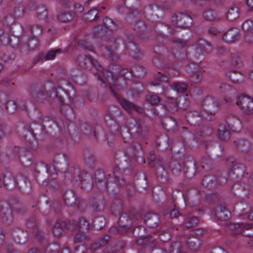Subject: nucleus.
Listing matches in <instances>:
<instances>
[{
    "label": "nucleus",
    "instance_id": "nucleus-1",
    "mask_svg": "<svg viewBox=\"0 0 253 253\" xmlns=\"http://www.w3.org/2000/svg\"><path fill=\"white\" fill-rule=\"evenodd\" d=\"M229 104L236 103L244 114L252 115L253 114V99L251 97L242 94L236 98V100L230 98L225 99Z\"/></svg>",
    "mask_w": 253,
    "mask_h": 253
},
{
    "label": "nucleus",
    "instance_id": "nucleus-2",
    "mask_svg": "<svg viewBox=\"0 0 253 253\" xmlns=\"http://www.w3.org/2000/svg\"><path fill=\"white\" fill-rule=\"evenodd\" d=\"M226 228L230 230L233 231L234 234L242 233L247 236L253 237V225L252 224L229 222L226 223Z\"/></svg>",
    "mask_w": 253,
    "mask_h": 253
},
{
    "label": "nucleus",
    "instance_id": "nucleus-3",
    "mask_svg": "<svg viewBox=\"0 0 253 253\" xmlns=\"http://www.w3.org/2000/svg\"><path fill=\"white\" fill-rule=\"evenodd\" d=\"M146 229L144 226H137L135 227L132 232L133 236L138 239L136 242L140 244H147L152 246H155L157 241L151 236L145 235Z\"/></svg>",
    "mask_w": 253,
    "mask_h": 253
},
{
    "label": "nucleus",
    "instance_id": "nucleus-4",
    "mask_svg": "<svg viewBox=\"0 0 253 253\" xmlns=\"http://www.w3.org/2000/svg\"><path fill=\"white\" fill-rule=\"evenodd\" d=\"M45 128V125H43L42 126L37 124L25 126L24 129L27 131V133L25 134V139H26L28 136H31L35 140H42L45 135L44 132Z\"/></svg>",
    "mask_w": 253,
    "mask_h": 253
},
{
    "label": "nucleus",
    "instance_id": "nucleus-5",
    "mask_svg": "<svg viewBox=\"0 0 253 253\" xmlns=\"http://www.w3.org/2000/svg\"><path fill=\"white\" fill-rule=\"evenodd\" d=\"M76 62L79 66L85 69L90 70L92 67L96 70H100L101 68L98 61L90 56L79 55L77 57Z\"/></svg>",
    "mask_w": 253,
    "mask_h": 253
},
{
    "label": "nucleus",
    "instance_id": "nucleus-6",
    "mask_svg": "<svg viewBox=\"0 0 253 253\" xmlns=\"http://www.w3.org/2000/svg\"><path fill=\"white\" fill-rule=\"evenodd\" d=\"M126 48L129 55L135 59H139L143 55L141 50L134 41V37L126 35L125 40Z\"/></svg>",
    "mask_w": 253,
    "mask_h": 253
},
{
    "label": "nucleus",
    "instance_id": "nucleus-7",
    "mask_svg": "<svg viewBox=\"0 0 253 253\" xmlns=\"http://www.w3.org/2000/svg\"><path fill=\"white\" fill-rule=\"evenodd\" d=\"M133 30L136 32V34L138 37L143 40H148L150 37V33L152 32V30L149 28L146 24L143 21H136L133 26Z\"/></svg>",
    "mask_w": 253,
    "mask_h": 253
},
{
    "label": "nucleus",
    "instance_id": "nucleus-8",
    "mask_svg": "<svg viewBox=\"0 0 253 253\" xmlns=\"http://www.w3.org/2000/svg\"><path fill=\"white\" fill-rule=\"evenodd\" d=\"M172 18V21L181 28H188L193 23V19L191 16L184 12H177L173 15Z\"/></svg>",
    "mask_w": 253,
    "mask_h": 253
},
{
    "label": "nucleus",
    "instance_id": "nucleus-9",
    "mask_svg": "<svg viewBox=\"0 0 253 253\" xmlns=\"http://www.w3.org/2000/svg\"><path fill=\"white\" fill-rule=\"evenodd\" d=\"M202 105L205 111L211 115H214L219 108L218 100L210 96H207L204 99Z\"/></svg>",
    "mask_w": 253,
    "mask_h": 253
},
{
    "label": "nucleus",
    "instance_id": "nucleus-10",
    "mask_svg": "<svg viewBox=\"0 0 253 253\" xmlns=\"http://www.w3.org/2000/svg\"><path fill=\"white\" fill-rule=\"evenodd\" d=\"M149 164L154 168L158 180L161 183L167 182V173L162 161L159 159H155L151 160Z\"/></svg>",
    "mask_w": 253,
    "mask_h": 253
},
{
    "label": "nucleus",
    "instance_id": "nucleus-11",
    "mask_svg": "<svg viewBox=\"0 0 253 253\" xmlns=\"http://www.w3.org/2000/svg\"><path fill=\"white\" fill-rule=\"evenodd\" d=\"M0 219L6 225L11 224L13 220L11 207L5 202H0Z\"/></svg>",
    "mask_w": 253,
    "mask_h": 253
},
{
    "label": "nucleus",
    "instance_id": "nucleus-12",
    "mask_svg": "<svg viewBox=\"0 0 253 253\" xmlns=\"http://www.w3.org/2000/svg\"><path fill=\"white\" fill-rule=\"evenodd\" d=\"M30 92L34 99L38 102L42 103L46 99L47 97V92L42 85H32Z\"/></svg>",
    "mask_w": 253,
    "mask_h": 253
},
{
    "label": "nucleus",
    "instance_id": "nucleus-13",
    "mask_svg": "<svg viewBox=\"0 0 253 253\" xmlns=\"http://www.w3.org/2000/svg\"><path fill=\"white\" fill-rule=\"evenodd\" d=\"M106 202L104 196L100 194H96L91 198L89 206L94 212L103 211L105 207Z\"/></svg>",
    "mask_w": 253,
    "mask_h": 253
},
{
    "label": "nucleus",
    "instance_id": "nucleus-14",
    "mask_svg": "<svg viewBox=\"0 0 253 253\" xmlns=\"http://www.w3.org/2000/svg\"><path fill=\"white\" fill-rule=\"evenodd\" d=\"M178 103L173 97L168 96L165 104L161 105V109L163 111L160 115H165L168 112L174 113L178 110Z\"/></svg>",
    "mask_w": 253,
    "mask_h": 253
},
{
    "label": "nucleus",
    "instance_id": "nucleus-15",
    "mask_svg": "<svg viewBox=\"0 0 253 253\" xmlns=\"http://www.w3.org/2000/svg\"><path fill=\"white\" fill-rule=\"evenodd\" d=\"M73 226V224L71 221H60L57 222L52 228V233L53 235L57 238L61 236L63 232H67L70 230Z\"/></svg>",
    "mask_w": 253,
    "mask_h": 253
},
{
    "label": "nucleus",
    "instance_id": "nucleus-16",
    "mask_svg": "<svg viewBox=\"0 0 253 253\" xmlns=\"http://www.w3.org/2000/svg\"><path fill=\"white\" fill-rule=\"evenodd\" d=\"M118 101L120 103L123 108L128 113L130 114L136 112L141 114L144 112V109L142 108L125 98H122L119 99Z\"/></svg>",
    "mask_w": 253,
    "mask_h": 253
},
{
    "label": "nucleus",
    "instance_id": "nucleus-17",
    "mask_svg": "<svg viewBox=\"0 0 253 253\" xmlns=\"http://www.w3.org/2000/svg\"><path fill=\"white\" fill-rule=\"evenodd\" d=\"M183 169L186 176L189 177L193 176L196 173V163L192 157L186 156L183 162Z\"/></svg>",
    "mask_w": 253,
    "mask_h": 253
},
{
    "label": "nucleus",
    "instance_id": "nucleus-18",
    "mask_svg": "<svg viewBox=\"0 0 253 253\" xmlns=\"http://www.w3.org/2000/svg\"><path fill=\"white\" fill-rule=\"evenodd\" d=\"M160 8L158 5L150 4L144 9V15L148 20H154L161 15Z\"/></svg>",
    "mask_w": 253,
    "mask_h": 253
},
{
    "label": "nucleus",
    "instance_id": "nucleus-19",
    "mask_svg": "<svg viewBox=\"0 0 253 253\" xmlns=\"http://www.w3.org/2000/svg\"><path fill=\"white\" fill-rule=\"evenodd\" d=\"M24 193L29 194L32 189L31 183L26 176L20 174L17 176V184Z\"/></svg>",
    "mask_w": 253,
    "mask_h": 253
},
{
    "label": "nucleus",
    "instance_id": "nucleus-20",
    "mask_svg": "<svg viewBox=\"0 0 253 253\" xmlns=\"http://www.w3.org/2000/svg\"><path fill=\"white\" fill-rule=\"evenodd\" d=\"M2 176L3 184L7 190H11L16 187L17 179H15L8 169H5L3 171Z\"/></svg>",
    "mask_w": 253,
    "mask_h": 253
},
{
    "label": "nucleus",
    "instance_id": "nucleus-21",
    "mask_svg": "<svg viewBox=\"0 0 253 253\" xmlns=\"http://www.w3.org/2000/svg\"><path fill=\"white\" fill-rule=\"evenodd\" d=\"M13 239L18 244H25L27 241V231L18 226L14 227L12 231Z\"/></svg>",
    "mask_w": 253,
    "mask_h": 253
},
{
    "label": "nucleus",
    "instance_id": "nucleus-22",
    "mask_svg": "<svg viewBox=\"0 0 253 253\" xmlns=\"http://www.w3.org/2000/svg\"><path fill=\"white\" fill-rule=\"evenodd\" d=\"M246 171V167L240 163L235 162L229 173V175L232 178H239L243 176Z\"/></svg>",
    "mask_w": 253,
    "mask_h": 253
},
{
    "label": "nucleus",
    "instance_id": "nucleus-23",
    "mask_svg": "<svg viewBox=\"0 0 253 253\" xmlns=\"http://www.w3.org/2000/svg\"><path fill=\"white\" fill-rule=\"evenodd\" d=\"M98 72L95 74V76L98 79L103 83H105V81L108 82L110 84L117 77V75L113 74L112 72L106 70H104L101 66L100 70H97Z\"/></svg>",
    "mask_w": 253,
    "mask_h": 253
},
{
    "label": "nucleus",
    "instance_id": "nucleus-24",
    "mask_svg": "<svg viewBox=\"0 0 253 253\" xmlns=\"http://www.w3.org/2000/svg\"><path fill=\"white\" fill-rule=\"evenodd\" d=\"M197 51L196 52L199 54V57H196L193 60V62L200 63L203 59V55L201 54V52L207 50H211V47L210 44L204 40H200L197 42Z\"/></svg>",
    "mask_w": 253,
    "mask_h": 253
},
{
    "label": "nucleus",
    "instance_id": "nucleus-25",
    "mask_svg": "<svg viewBox=\"0 0 253 253\" xmlns=\"http://www.w3.org/2000/svg\"><path fill=\"white\" fill-rule=\"evenodd\" d=\"M144 221L150 228H155L160 224V219L158 214L150 212L145 214Z\"/></svg>",
    "mask_w": 253,
    "mask_h": 253
},
{
    "label": "nucleus",
    "instance_id": "nucleus-26",
    "mask_svg": "<svg viewBox=\"0 0 253 253\" xmlns=\"http://www.w3.org/2000/svg\"><path fill=\"white\" fill-rule=\"evenodd\" d=\"M110 84L109 89L112 95L117 100L121 99L122 98L119 94V92L124 89V85L120 82V81L117 77Z\"/></svg>",
    "mask_w": 253,
    "mask_h": 253
},
{
    "label": "nucleus",
    "instance_id": "nucleus-27",
    "mask_svg": "<svg viewBox=\"0 0 253 253\" xmlns=\"http://www.w3.org/2000/svg\"><path fill=\"white\" fill-rule=\"evenodd\" d=\"M119 216L120 217L118 220V223L120 228L122 229L123 230L121 231V229H119L118 232L122 233L129 229L131 224V220L129 216L125 213H123Z\"/></svg>",
    "mask_w": 253,
    "mask_h": 253
},
{
    "label": "nucleus",
    "instance_id": "nucleus-28",
    "mask_svg": "<svg viewBox=\"0 0 253 253\" xmlns=\"http://www.w3.org/2000/svg\"><path fill=\"white\" fill-rule=\"evenodd\" d=\"M239 37V32L235 28H232L224 33L222 39L227 43H232L237 40Z\"/></svg>",
    "mask_w": 253,
    "mask_h": 253
},
{
    "label": "nucleus",
    "instance_id": "nucleus-29",
    "mask_svg": "<svg viewBox=\"0 0 253 253\" xmlns=\"http://www.w3.org/2000/svg\"><path fill=\"white\" fill-rule=\"evenodd\" d=\"M40 167H42L43 172L45 171L47 172V169L43 164H37L35 168V176L36 180L40 184L44 185L47 183L46 181L47 179V176L46 173L45 172H43V173H41L40 171L38 170V168Z\"/></svg>",
    "mask_w": 253,
    "mask_h": 253
},
{
    "label": "nucleus",
    "instance_id": "nucleus-30",
    "mask_svg": "<svg viewBox=\"0 0 253 253\" xmlns=\"http://www.w3.org/2000/svg\"><path fill=\"white\" fill-rule=\"evenodd\" d=\"M12 212L13 211L16 215L22 216L28 211L25 205L20 203L16 198L14 199V203L12 204V208L11 207Z\"/></svg>",
    "mask_w": 253,
    "mask_h": 253
},
{
    "label": "nucleus",
    "instance_id": "nucleus-31",
    "mask_svg": "<svg viewBox=\"0 0 253 253\" xmlns=\"http://www.w3.org/2000/svg\"><path fill=\"white\" fill-rule=\"evenodd\" d=\"M26 225L28 228L32 229L34 233H36L35 236L37 238L40 240L43 239L41 233L38 229V222L35 216H32L29 217L26 221Z\"/></svg>",
    "mask_w": 253,
    "mask_h": 253
},
{
    "label": "nucleus",
    "instance_id": "nucleus-32",
    "mask_svg": "<svg viewBox=\"0 0 253 253\" xmlns=\"http://www.w3.org/2000/svg\"><path fill=\"white\" fill-rule=\"evenodd\" d=\"M126 132L136 135L138 137H143L145 134L143 130L142 125L140 121L136 122V125L130 128H125Z\"/></svg>",
    "mask_w": 253,
    "mask_h": 253
},
{
    "label": "nucleus",
    "instance_id": "nucleus-33",
    "mask_svg": "<svg viewBox=\"0 0 253 253\" xmlns=\"http://www.w3.org/2000/svg\"><path fill=\"white\" fill-rule=\"evenodd\" d=\"M215 214L216 217L221 220H227L231 217V213L222 206H218L215 209Z\"/></svg>",
    "mask_w": 253,
    "mask_h": 253
},
{
    "label": "nucleus",
    "instance_id": "nucleus-34",
    "mask_svg": "<svg viewBox=\"0 0 253 253\" xmlns=\"http://www.w3.org/2000/svg\"><path fill=\"white\" fill-rule=\"evenodd\" d=\"M185 117L187 122L194 126H198L202 121L200 115L195 111L187 113Z\"/></svg>",
    "mask_w": 253,
    "mask_h": 253
},
{
    "label": "nucleus",
    "instance_id": "nucleus-35",
    "mask_svg": "<svg viewBox=\"0 0 253 253\" xmlns=\"http://www.w3.org/2000/svg\"><path fill=\"white\" fill-rule=\"evenodd\" d=\"M63 198L65 204L68 207L75 205L76 202V196L75 192L72 190L65 191L63 194Z\"/></svg>",
    "mask_w": 253,
    "mask_h": 253
},
{
    "label": "nucleus",
    "instance_id": "nucleus-36",
    "mask_svg": "<svg viewBox=\"0 0 253 253\" xmlns=\"http://www.w3.org/2000/svg\"><path fill=\"white\" fill-rule=\"evenodd\" d=\"M218 136L220 140L223 141H226L230 139L231 132L225 125L220 124L218 128Z\"/></svg>",
    "mask_w": 253,
    "mask_h": 253
},
{
    "label": "nucleus",
    "instance_id": "nucleus-37",
    "mask_svg": "<svg viewBox=\"0 0 253 253\" xmlns=\"http://www.w3.org/2000/svg\"><path fill=\"white\" fill-rule=\"evenodd\" d=\"M154 31L160 35L164 34V33L168 31L169 33L173 34L175 31L172 29L169 25L163 23H157L153 26Z\"/></svg>",
    "mask_w": 253,
    "mask_h": 253
},
{
    "label": "nucleus",
    "instance_id": "nucleus-38",
    "mask_svg": "<svg viewBox=\"0 0 253 253\" xmlns=\"http://www.w3.org/2000/svg\"><path fill=\"white\" fill-rule=\"evenodd\" d=\"M113 175L115 176L114 181L118 186L124 187L126 185V182L122 175L121 171L118 167H115L113 170Z\"/></svg>",
    "mask_w": 253,
    "mask_h": 253
},
{
    "label": "nucleus",
    "instance_id": "nucleus-39",
    "mask_svg": "<svg viewBox=\"0 0 253 253\" xmlns=\"http://www.w3.org/2000/svg\"><path fill=\"white\" fill-rule=\"evenodd\" d=\"M32 156L30 152L24 149L20 151V154L19 156V159L22 165L25 166H28L32 164Z\"/></svg>",
    "mask_w": 253,
    "mask_h": 253
},
{
    "label": "nucleus",
    "instance_id": "nucleus-40",
    "mask_svg": "<svg viewBox=\"0 0 253 253\" xmlns=\"http://www.w3.org/2000/svg\"><path fill=\"white\" fill-rule=\"evenodd\" d=\"M235 147L242 152H247L250 147V143L246 139H241L234 141Z\"/></svg>",
    "mask_w": 253,
    "mask_h": 253
},
{
    "label": "nucleus",
    "instance_id": "nucleus-41",
    "mask_svg": "<svg viewBox=\"0 0 253 253\" xmlns=\"http://www.w3.org/2000/svg\"><path fill=\"white\" fill-rule=\"evenodd\" d=\"M60 112L69 121H72L75 119L74 111L73 108L68 104L61 106Z\"/></svg>",
    "mask_w": 253,
    "mask_h": 253
},
{
    "label": "nucleus",
    "instance_id": "nucleus-42",
    "mask_svg": "<svg viewBox=\"0 0 253 253\" xmlns=\"http://www.w3.org/2000/svg\"><path fill=\"white\" fill-rule=\"evenodd\" d=\"M203 16L205 20L210 22H216L221 19V17L214 11L209 9L203 13Z\"/></svg>",
    "mask_w": 253,
    "mask_h": 253
},
{
    "label": "nucleus",
    "instance_id": "nucleus-43",
    "mask_svg": "<svg viewBox=\"0 0 253 253\" xmlns=\"http://www.w3.org/2000/svg\"><path fill=\"white\" fill-rule=\"evenodd\" d=\"M84 161L85 164L89 167H93L95 163V157L94 154L87 149L84 152Z\"/></svg>",
    "mask_w": 253,
    "mask_h": 253
},
{
    "label": "nucleus",
    "instance_id": "nucleus-44",
    "mask_svg": "<svg viewBox=\"0 0 253 253\" xmlns=\"http://www.w3.org/2000/svg\"><path fill=\"white\" fill-rule=\"evenodd\" d=\"M171 89L176 91L177 93H183L188 88V84L184 82H174L170 84Z\"/></svg>",
    "mask_w": 253,
    "mask_h": 253
},
{
    "label": "nucleus",
    "instance_id": "nucleus-45",
    "mask_svg": "<svg viewBox=\"0 0 253 253\" xmlns=\"http://www.w3.org/2000/svg\"><path fill=\"white\" fill-rule=\"evenodd\" d=\"M62 49L61 48H57L54 50L49 51L45 55L42 54H39L37 57V61H40L44 59V60L53 59L57 53H61Z\"/></svg>",
    "mask_w": 253,
    "mask_h": 253
},
{
    "label": "nucleus",
    "instance_id": "nucleus-46",
    "mask_svg": "<svg viewBox=\"0 0 253 253\" xmlns=\"http://www.w3.org/2000/svg\"><path fill=\"white\" fill-rule=\"evenodd\" d=\"M145 74V69L141 65H135L133 67V69H130V77L133 76L138 78H141L144 77Z\"/></svg>",
    "mask_w": 253,
    "mask_h": 253
},
{
    "label": "nucleus",
    "instance_id": "nucleus-47",
    "mask_svg": "<svg viewBox=\"0 0 253 253\" xmlns=\"http://www.w3.org/2000/svg\"><path fill=\"white\" fill-rule=\"evenodd\" d=\"M216 177L212 175H208L204 177L202 180V185L207 188H212L216 184Z\"/></svg>",
    "mask_w": 253,
    "mask_h": 253
},
{
    "label": "nucleus",
    "instance_id": "nucleus-48",
    "mask_svg": "<svg viewBox=\"0 0 253 253\" xmlns=\"http://www.w3.org/2000/svg\"><path fill=\"white\" fill-rule=\"evenodd\" d=\"M186 243L187 247L190 250H198L201 245V242L200 239L196 237L188 238Z\"/></svg>",
    "mask_w": 253,
    "mask_h": 253
},
{
    "label": "nucleus",
    "instance_id": "nucleus-49",
    "mask_svg": "<svg viewBox=\"0 0 253 253\" xmlns=\"http://www.w3.org/2000/svg\"><path fill=\"white\" fill-rule=\"evenodd\" d=\"M112 213L113 215L117 216L122 214L123 205L121 201L116 200L112 203L111 208Z\"/></svg>",
    "mask_w": 253,
    "mask_h": 253
},
{
    "label": "nucleus",
    "instance_id": "nucleus-50",
    "mask_svg": "<svg viewBox=\"0 0 253 253\" xmlns=\"http://www.w3.org/2000/svg\"><path fill=\"white\" fill-rule=\"evenodd\" d=\"M105 218L102 216L95 217L92 224V226L96 230H100L102 229L105 225Z\"/></svg>",
    "mask_w": 253,
    "mask_h": 253
},
{
    "label": "nucleus",
    "instance_id": "nucleus-51",
    "mask_svg": "<svg viewBox=\"0 0 253 253\" xmlns=\"http://www.w3.org/2000/svg\"><path fill=\"white\" fill-rule=\"evenodd\" d=\"M139 150H141V146L138 143H134L127 148L125 154L128 157H135Z\"/></svg>",
    "mask_w": 253,
    "mask_h": 253
},
{
    "label": "nucleus",
    "instance_id": "nucleus-52",
    "mask_svg": "<svg viewBox=\"0 0 253 253\" xmlns=\"http://www.w3.org/2000/svg\"><path fill=\"white\" fill-rule=\"evenodd\" d=\"M228 78L235 84H241L243 81V75L240 72L236 71L230 72L228 75Z\"/></svg>",
    "mask_w": 253,
    "mask_h": 253
},
{
    "label": "nucleus",
    "instance_id": "nucleus-53",
    "mask_svg": "<svg viewBox=\"0 0 253 253\" xmlns=\"http://www.w3.org/2000/svg\"><path fill=\"white\" fill-rule=\"evenodd\" d=\"M174 207L172 209L170 208H165L164 210V215H169L170 218H177L179 216L181 215V214L178 209L176 207L175 204L174 205Z\"/></svg>",
    "mask_w": 253,
    "mask_h": 253
},
{
    "label": "nucleus",
    "instance_id": "nucleus-54",
    "mask_svg": "<svg viewBox=\"0 0 253 253\" xmlns=\"http://www.w3.org/2000/svg\"><path fill=\"white\" fill-rule=\"evenodd\" d=\"M99 18L98 11L96 9H92L84 14L83 19L85 21H94Z\"/></svg>",
    "mask_w": 253,
    "mask_h": 253
},
{
    "label": "nucleus",
    "instance_id": "nucleus-55",
    "mask_svg": "<svg viewBox=\"0 0 253 253\" xmlns=\"http://www.w3.org/2000/svg\"><path fill=\"white\" fill-rule=\"evenodd\" d=\"M239 9L237 6L231 7L227 13L226 17L230 21H233L239 17Z\"/></svg>",
    "mask_w": 253,
    "mask_h": 253
},
{
    "label": "nucleus",
    "instance_id": "nucleus-56",
    "mask_svg": "<svg viewBox=\"0 0 253 253\" xmlns=\"http://www.w3.org/2000/svg\"><path fill=\"white\" fill-rule=\"evenodd\" d=\"M145 100L152 105H157L160 101V98L157 94L150 92L145 96Z\"/></svg>",
    "mask_w": 253,
    "mask_h": 253
},
{
    "label": "nucleus",
    "instance_id": "nucleus-57",
    "mask_svg": "<svg viewBox=\"0 0 253 253\" xmlns=\"http://www.w3.org/2000/svg\"><path fill=\"white\" fill-rule=\"evenodd\" d=\"M80 231L85 233L89 229V223L84 217H81L78 222Z\"/></svg>",
    "mask_w": 253,
    "mask_h": 253
},
{
    "label": "nucleus",
    "instance_id": "nucleus-58",
    "mask_svg": "<svg viewBox=\"0 0 253 253\" xmlns=\"http://www.w3.org/2000/svg\"><path fill=\"white\" fill-rule=\"evenodd\" d=\"M73 13L72 11L61 12L58 16V19L62 22H67L72 19Z\"/></svg>",
    "mask_w": 253,
    "mask_h": 253
},
{
    "label": "nucleus",
    "instance_id": "nucleus-59",
    "mask_svg": "<svg viewBox=\"0 0 253 253\" xmlns=\"http://www.w3.org/2000/svg\"><path fill=\"white\" fill-rule=\"evenodd\" d=\"M169 169L174 174H178L181 172V166L177 160H172L169 164Z\"/></svg>",
    "mask_w": 253,
    "mask_h": 253
},
{
    "label": "nucleus",
    "instance_id": "nucleus-60",
    "mask_svg": "<svg viewBox=\"0 0 253 253\" xmlns=\"http://www.w3.org/2000/svg\"><path fill=\"white\" fill-rule=\"evenodd\" d=\"M199 222L198 218L195 216L188 217L183 222V225L186 228H190L196 225Z\"/></svg>",
    "mask_w": 253,
    "mask_h": 253
},
{
    "label": "nucleus",
    "instance_id": "nucleus-61",
    "mask_svg": "<svg viewBox=\"0 0 253 253\" xmlns=\"http://www.w3.org/2000/svg\"><path fill=\"white\" fill-rule=\"evenodd\" d=\"M103 23L107 29L113 31L117 29V26L114 21L109 17H105L103 20Z\"/></svg>",
    "mask_w": 253,
    "mask_h": 253
},
{
    "label": "nucleus",
    "instance_id": "nucleus-62",
    "mask_svg": "<svg viewBox=\"0 0 253 253\" xmlns=\"http://www.w3.org/2000/svg\"><path fill=\"white\" fill-rule=\"evenodd\" d=\"M38 45L37 38L32 37L26 43V49L27 50H34Z\"/></svg>",
    "mask_w": 253,
    "mask_h": 253
},
{
    "label": "nucleus",
    "instance_id": "nucleus-63",
    "mask_svg": "<svg viewBox=\"0 0 253 253\" xmlns=\"http://www.w3.org/2000/svg\"><path fill=\"white\" fill-rule=\"evenodd\" d=\"M227 175L228 174L225 171L218 172L215 176L216 182L219 185L225 184L227 181Z\"/></svg>",
    "mask_w": 253,
    "mask_h": 253
},
{
    "label": "nucleus",
    "instance_id": "nucleus-64",
    "mask_svg": "<svg viewBox=\"0 0 253 253\" xmlns=\"http://www.w3.org/2000/svg\"><path fill=\"white\" fill-rule=\"evenodd\" d=\"M54 162L57 164L61 163H65L67 166L69 165L67 157L64 153L57 154L54 158Z\"/></svg>",
    "mask_w": 253,
    "mask_h": 253
}]
</instances>
